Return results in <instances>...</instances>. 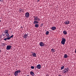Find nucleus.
Instances as JSON below:
<instances>
[{
    "mask_svg": "<svg viewBox=\"0 0 76 76\" xmlns=\"http://www.w3.org/2000/svg\"><path fill=\"white\" fill-rule=\"evenodd\" d=\"M34 24H37V23H39V22L38 21H34L33 22Z\"/></svg>",
    "mask_w": 76,
    "mask_h": 76,
    "instance_id": "14",
    "label": "nucleus"
},
{
    "mask_svg": "<svg viewBox=\"0 0 76 76\" xmlns=\"http://www.w3.org/2000/svg\"><path fill=\"white\" fill-rule=\"evenodd\" d=\"M41 65L40 64L38 65L37 67L36 68H37L38 69H41Z\"/></svg>",
    "mask_w": 76,
    "mask_h": 76,
    "instance_id": "9",
    "label": "nucleus"
},
{
    "mask_svg": "<svg viewBox=\"0 0 76 76\" xmlns=\"http://www.w3.org/2000/svg\"><path fill=\"white\" fill-rule=\"evenodd\" d=\"M64 57L65 58H67L68 57V56H67V54H65L64 55Z\"/></svg>",
    "mask_w": 76,
    "mask_h": 76,
    "instance_id": "15",
    "label": "nucleus"
},
{
    "mask_svg": "<svg viewBox=\"0 0 76 76\" xmlns=\"http://www.w3.org/2000/svg\"><path fill=\"white\" fill-rule=\"evenodd\" d=\"M23 38H24L25 39H26L27 38V37H28V34H24L23 36Z\"/></svg>",
    "mask_w": 76,
    "mask_h": 76,
    "instance_id": "11",
    "label": "nucleus"
},
{
    "mask_svg": "<svg viewBox=\"0 0 76 76\" xmlns=\"http://www.w3.org/2000/svg\"><path fill=\"white\" fill-rule=\"evenodd\" d=\"M0 53H1V50H0Z\"/></svg>",
    "mask_w": 76,
    "mask_h": 76,
    "instance_id": "36",
    "label": "nucleus"
},
{
    "mask_svg": "<svg viewBox=\"0 0 76 76\" xmlns=\"http://www.w3.org/2000/svg\"><path fill=\"white\" fill-rule=\"evenodd\" d=\"M39 1V0H37V1L38 2Z\"/></svg>",
    "mask_w": 76,
    "mask_h": 76,
    "instance_id": "32",
    "label": "nucleus"
},
{
    "mask_svg": "<svg viewBox=\"0 0 76 76\" xmlns=\"http://www.w3.org/2000/svg\"><path fill=\"white\" fill-rule=\"evenodd\" d=\"M7 38V39H8V40H9V39H10V37H8Z\"/></svg>",
    "mask_w": 76,
    "mask_h": 76,
    "instance_id": "24",
    "label": "nucleus"
},
{
    "mask_svg": "<svg viewBox=\"0 0 76 76\" xmlns=\"http://www.w3.org/2000/svg\"><path fill=\"white\" fill-rule=\"evenodd\" d=\"M20 72H21V71H20V70L16 71L15 72L14 74V75H15V76H18L19 73H20Z\"/></svg>",
    "mask_w": 76,
    "mask_h": 76,
    "instance_id": "2",
    "label": "nucleus"
},
{
    "mask_svg": "<svg viewBox=\"0 0 76 76\" xmlns=\"http://www.w3.org/2000/svg\"><path fill=\"white\" fill-rule=\"evenodd\" d=\"M58 76H61V75L59 74V75H58Z\"/></svg>",
    "mask_w": 76,
    "mask_h": 76,
    "instance_id": "31",
    "label": "nucleus"
},
{
    "mask_svg": "<svg viewBox=\"0 0 76 76\" xmlns=\"http://www.w3.org/2000/svg\"><path fill=\"white\" fill-rule=\"evenodd\" d=\"M21 12H23V10H21Z\"/></svg>",
    "mask_w": 76,
    "mask_h": 76,
    "instance_id": "34",
    "label": "nucleus"
},
{
    "mask_svg": "<svg viewBox=\"0 0 76 76\" xmlns=\"http://www.w3.org/2000/svg\"><path fill=\"white\" fill-rule=\"evenodd\" d=\"M64 69V66H61V70H63V69Z\"/></svg>",
    "mask_w": 76,
    "mask_h": 76,
    "instance_id": "20",
    "label": "nucleus"
},
{
    "mask_svg": "<svg viewBox=\"0 0 76 76\" xmlns=\"http://www.w3.org/2000/svg\"><path fill=\"white\" fill-rule=\"evenodd\" d=\"M73 1H74L75 0H72Z\"/></svg>",
    "mask_w": 76,
    "mask_h": 76,
    "instance_id": "39",
    "label": "nucleus"
},
{
    "mask_svg": "<svg viewBox=\"0 0 76 76\" xmlns=\"http://www.w3.org/2000/svg\"><path fill=\"white\" fill-rule=\"evenodd\" d=\"M33 17H34V19H35V16H34Z\"/></svg>",
    "mask_w": 76,
    "mask_h": 76,
    "instance_id": "33",
    "label": "nucleus"
},
{
    "mask_svg": "<svg viewBox=\"0 0 76 76\" xmlns=\"http://www.w3.org/2000/svg\"><path fill=\"white\" fill-rule=\"evenodd\" d=\"M64 35H67V31H63Z\"/></svg>",
    "mask_w": 76,
    "mask_h": 76,
    "instance_id": "16",
    "label": "nucleus"
},
{
    "mask_svg": "<svg viewBox=\"0 0 76 76\" xmlns=\"http://www.w3.org/2000/svg\"><path fill=\"white\" fill-rule=\"evenodd\" d=\"M30 74L32 76H35V74H34V73L32 71L30 72Z\"/></svg>",
    "mask_w": 76,
    "mask_h": 76,
    "instance_id": "13",
    "label": "nucleus"
},
{
    "mask_svg": "<svg viewBox=\"0 0 76 76\" xmlns=\"http://www.w3.org/2000/svg\"><path fill=\"white\" fill-rule=\"evenodd\" d=\"M8 32H9V30H6L4 31V32L5 34H7V33H8Z\"/></svg>",
    "mask_w": 76,
    "mask_h": 76,
    "instance_id": "19",
    "label": "nucleus"
},
{
    "mask_svg": "<svg viewBox=\"0 0 76 76\" xmlns=\"http://www.w3.org/2000/svg\"><path fill=\"white\" fill-rule=\"evenodd\" d=\"M55 50L54 49H52L51 50V51H52L53 53H54L55 52Z\"/></svg>",
    "mask_w": 76,
    "mask_h": 76,
    "instance_id": "21",
    "label": "nucleus"
},
{
    "mask_svg": "<svg viewBox=\"0 0 76 76\" xmlns=\"http://www.w3.org/2000/svg\"><path fill=\"white\" fill-rule=\"evenodd\" d=\"M49 34V32L48 31H46V35H48Z\"/></svg>",
    "mask_w": 76,
    "mask_h": 76,
    "instance_id": "22",
    "label": "nucleus"
},
{
    "mask_svg": "<svg viewBox=\"0 0 76 76\" xmlns=\"http://www.w3.org/2000/svg\"><path fill=\"white\" fill-rule=\"evenodd\" d=\"M1 2H3V0H0Z\"/></svg>",
    "mask_w": 76,
    "mask_h": 76,
    "instance_id": "30",
    "label": "nucleus"
},
{
    "mask_svg": "<svg viewBox=\"0 0 76 76\" xmlns=\"http://www.w3.org/2000/svg\"><path fill=\"white\" fill-rule=\"evenodd\" d=\"M23 28V27H22V26H21V28Z\"/></svg>",
    "mask_w": 76,
    "mask_h": 76,
    "instance_id": "35",
    "label": "nucleus"
},
{
    "mask_svg": "<svg viewBox=\"0 0 76 76\" xmlns=\"http://www.w3.org/2000/svg\"><path fill=\"white\" fill-rule=\"evenodd\" d=\"M25 16L26 18H29V13L28 12H27L25 13Z\"/></svg>",
    "mask_w": 76,
    "mask_h": 76,
    "instance_id": "5",
    "label": "nucleus"
},
{
    "mask_svg": "<svg viewBox=\"0 0 76 76\" xmlns=\"http://www.w3.org/2000/svg\"><path fill=\"white\" fill-rule=\"evenodd\" d=\"M6 34H2L3 37H5Z\"/></svg>",
    "mask_w": 76,
    "mask_h": 76,
    "instance_id": "27",
    "label": "nucleus"
},
{
    "mask_svg": "<svg viewBox=\"0 0 76 76\" xmlns=\"http://www.w3.org/2000/svg\"><path fill=\"white\" fill-rule=\"evenodd\" d=\"M35 27L36 28H38V27H39V25H38V24H36L35 25Z\"/></svg>",
    "mask_w": 76,
    "mask_h": 76,
    "instance_id": "17",
    "label": "nucleus"
},
{
    "mask_svg": "<svg viewBox=\"0 0 76 76\" xmlns=\"http://www.w3.org/2000/svg\"><path fill=\"white\" fill-rule=\"evenodd\" d=\"M1 22V20H0V22Z\"/></svg>",
    "mask_w": 76,
    "mask_h": 76,
    "instance_id": "37",
    "label": "nucleus"
},
{
    "mask_svg": "<svg viewBox=\"0 0 76 76\" xmlns=\"http://www.w3.org/2000/svg\"><path fill=\"white\" fill-rule=\"evenodd\" d=\"M65 42H66V39L64 38H62V40L61 42V44L64 45V44H65Z\"/></svg>",
    "mask_w": 76,
    "mask_h": 76,
    "instance_id": "3",
    "label": "nucleus"
},
{
    "mask_svg": "<svg viewBox=\"0 0 76 76\" xmlns=\"http://www.w3.org/2000/svg\"><path fill=\"white\" fill-rule=\"evenodd\" d=\"M13 35H12L10 37V38H13Z\"/></svg>",
    "mask_w": 76,
    "mask_h": 76,
    "instance_id": "25",
    "label": "nucleus"
},
{
    "mask_svg": "<svg viewBox=\"0 0 76 76\" xmlns=\"http://www.w3.org/2000/svg\"><path fill=\"white\" fill-rule=\"evenodd\" d=\"M31 68L32 69H34V66H31Z\"/></svg>",
    "mask_w": 76,
    "mask_h": 76,
    "instance_id": "23",
    "label": "nucleus"
},
{
    "mask_svg": "<svg viewBox=\"0 0 76 76\" xmlns=\"http://www.w3.org/2000/svg\"><path fill=\"white\" fill-rule=\"evenodd\" d=\"M51 29L53 30V31H54V30H56V27L55 26L52 27L51 28Z\"/></svg>",
    "mask_w": 76,
    "mask_h": 76,
    "instance_id": "12",
    "label": "nucleus"
},
{
    "mask_svg": "<svg viewBox=\"0 0 76 76\" xmlns=\"http://www.w3.org/2000/svg\"><path fill=\"white\" fill-rule=\"evenodd\" d=\"M26 76H29V75H27Z\"/></svg>",
    "mask_w": 76,
    "mask_h": 76,
    "instance_id": "38",
    "label": "nucleus"
},
{
    "mask_svg": "<svg viewBox=\"0 0 76 76\" xmlns=\"http://www.w3.org/2000/svg\"><path fill=\"white\" fill-rule=\"evenodd\" d=\"M5 34L7 37H10V35H9V33H6Z\"/></svg>",
    "mask_w": 76,
    "mask_h": 76,
    "instance_id": "18",
    "label": "nucleus"
},
{
    "mask_svg": "<svg viewBox=\"0 0 76 76\" xmlns=\"http://www.w3.org/2000/svg\"><path fill=\"white\" fill-rule=\"evenodd\" d=\"M69 68H66L65 69H64L63 71V73H67L68 72H69Z\"/></svg>",
    "mask_w": 76,
    "mask_h": 76,
    "instance_id": "1",
    "label": "nucleus"
},
{
    "mask_svg": "<svg viewBox=\"0 0 76 76\" xmlns=\"http://www.w3.org/2000/svg\"><path fill=\"white\" fill-rule=\"evenodd\" d=\"M70 23V22L69 20H67L66 21L64 22V24L65 25H69V23Z\"/></svg>",
    "mask_w": 76,
    "mask_h": 76,
    "instance_id": "7",
    "label": "nucleus"
},
{
    "mask_svg": "<svg viewBox=\"0 0 76 76\" xmlns=\"http://www.w3.org/2000/svg\"><path fill=\"white\" fill-rule=\"evenodd\" d=\"M39 45L41 47H44V43L42 42H40Z\"/></svg>",
    "mask_w": 76,
    "mask_h": 76,
    "instance_id": "8",
    "label": "nucleus"
},
{
    "mask_svg": "<svg viewBox=\"0 0 76 76\" xmlns=\"http://www.w3.org/2000/svg\"><path fill=\"white\" fill-rule=\"evenodd\" d=\"M22 10L20 9V10L19 11L20 12V13L21 12H22Z\"/></svg>",
    "mask_w": 76,
    "mask_h": 76,
    "instance_id": "28",
    "label": "nucleus"
},
{
    "mask_svg": "<svg viewBox=\"0 0 76 76\" xmlns=\"http://www.w3.org/2000/svg\"><path fill=\"white\" fill-rule=\"evenodd\" d=\"M34 20L39 21L40 20V19L39 18H38V16H36L35 18L34 19Z\"/></svg>",
    "mask_w": 76,
    "mask_h": 76,
    "instance_id": "6",
    "label": "nucleus"
},
{
    "mask_svg": "<svg viewBox=\"0 0 76 76\" xmlns=\"http://www.w3.org/2000/svg\"><path fill=\"white\" fill-rule=\"evenodd\" d=\"M31 53H32L33 57H37V54L35 53L32 52Z\"/></svg>",
    "mask_w": 76,
    "mask_h": 76,
    "instance_id": "10",
    "label": "nucleus"
},
{
    "mask_svg": "<svg viewBox=\"0 0 76 76\" xmlns=\"http://www.w3.org/2000/svg\"><path fill=\"white\" fill-rule=\"evenodd\" d=\"M7 38H5V39H3V40H5V41H6V40H7Z\"/></svg>",
    "mask_w": 76,
    "mask_h": 76,
    "instance_id": "26",
    "label": "nucleus"
},
{
    "mask_svg": "<svg viewBox=\"0 0 76 76\" xmlns=\"http://www.w3.org/2000/svg\"><path fill=\"white\" fill-rule=\"evenodd\" d=\"M2 45H3L4 46V45H5V44H4V43H2Z\"/></svg>",
    "mask_w": 76,
    "mask_h": 76,
    "instance_id": "29",
    "label": "nucleus"
},
{
    "mask_svg": "<svg viewBox=\"0 0 76 76\" xmlns=\"http://www.w3.org/2000/svg\"><path fill=\"white\" fill-rule=\"evenodd\" d=\"M12 46L11 45H7V46L6 48V50H9L11 49V48L12 47Z\"/></svg>",
    "mask_w": 76,
    "mask_h": 76,
    "instance_id": "4",
    "label": "nucleus"
}]
</instances>
